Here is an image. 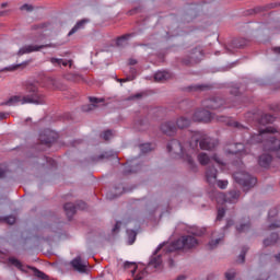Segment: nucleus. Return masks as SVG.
Segmentation results:
<instances>
[{"instance_id":"nucleus-40","label":"nucleus","mask_w":280,"mask_h":280,"mask_svg":"<svg viewBox=\"0 0 280 280\" xmlns=\"http://www.w3.org/2000/svg\"><path fill=\"white\" fill-rule=\"evenodd\" d=\"M217 185L219 189H226L229 187V180H218Z\"/></svg>"},{"instance_id":"nucleus-17","label":"nucleus","mask_w":280,"mask_h":280,"mask_svg":"<svg viewBox=\"0 0 280 280\" xmlns=\"http://www.w3.org/2000/svg\"><path fill=\"white\" fill-rule=\"evenodd\" d=\"M191 113L186 114L185 116H180L176 120V126L179 128V130H183L185 128H189L191 126Z\"/></svg>"},{"instance_id":"nucleus-6","label":"nucleus","mask_w":280,"mask_h":280,"mask_svg":"<svg viewBox=\"0 0 280 280\" xmlns=\"http://www.w3.org/2000/svg\"><path fill=\"white\" fill-rule=\"evenodd\" d=\"M234 180L238 185H242L244 191H248L253 189L257 185V178L253 177L250 174L246 172H236L234 173Z\"/></svg>"},{"instance_id":"nucleus-22","label":"nucleus","mask_w":280,"mask_h":280,"mask_svg":"<svg viewBox=\"0 0 280 280\" xmlns=\"http://www.w3.org/2000/svg\"><path fill=\"white\" fill-rule=\"evenodd\" d=\"M172 78V73L163 70V71H158L154 74V80L155 82H167Z\"/></svg>"},{"instance_id":"nucleus-43","label":"nucleus","mask_w":280,"mask_h":280,"mask_svg":"<svg viewBox=\"0 0 280 280\" xmlns=\"http://www.w3.org/2000/svg\"><path fill=\"white\" fill-rule=\"evenodd\" d=\"M8 174V166L0 165V178H5Z\"/></svg>"},{"instance_id":"nucleus-14","label":"nucleus","mask_w":280,"mask_h":280,"mask_svg":"<svg viewBox=\"0 0 280 280\" xmlns=\"http://www.w3.org/2000/svg\"><path fill=\"white\" fill-rule=\"evenodd\" d=\"M202 58V49L194 48L191 52L187 56V59H183V65H196Z\"/></svg>"},{"instance_id":"nucleus-57","label":"nucleus","mask_w":280,"mask_h":280,"mask_svg":"<svg viewBox=\"0 0 280 280\" xmlns=\"http://www.w3.org/2000/svg\"><path fill=\"white\" fill-rule=\"evenodd\" d=\"M8 14H10V10L0 11V18L8 16Z\"/></svg>"},{"instance_id":"nucleus-36","label":"nucleus","mask_w":280,"mask_h":280,"mask_svg":"<svg viewBox=\"0 0 280 280\" xmlns=\"http://www.w3.org/2000/svg\"><path fill=\"white\" fill-rule=\"evenodd\" d=\"M209 90V85L207 84H196L190 86V91H207Z\"/></svg>"},{"instance_id":"nucleus-11","label":"nucleus","mask_w":280,"mask_h":280,"mask_svg":"<svg viewBox=\"0 0 280 280\" xmlns=\"http://www.w3.org/2000/svg\"><path fill=\"white\" fill-rule=\"evenodd\" d=\"M241 192L240 190H231L226 195H221L223 199H217L218 205H222V202H229L230 205H235L240 201Z\"/></svg>"},{"instance_id":"nucleus-1","label":"nucleus","mask_w":280,"mask_h":280,"mask_svg":"<svg viewBox=\"0 0 280 280\" xmlns=\"http://www.w3.org/2000/svg\"><path fill=\"white\" fill-rule=\"evenodd\" d=\"M246 143L249 145L262 143L265 152H275L277 159H280V130L277 127L269 126L259 130L258 133H253Z\"/></svg>"},{"instance_id":"nucleus-54","label":"nucleus","mask_w":280,"mask_h":280,"mask_svg":"<svg viewBox=\"0 0 280 280\" xmlns=\"http://www.w3.org/2000/svg\"><path fill=\"white\" fill-rule=\"evenodd\" d=\"M231 94L237 97V95L240 94V90L237 88H234L231 90Z\"/></svg>"},{"instance_id":"nucleus-15","label":"nucleus","mask_w":280,"mask_h":280,"mask_svg":"<svg viewBox=\"0 0 280 280\" xmlns=\"http://www.w3.org/2000/svg\"><path fill=\"white\" fill-rule=\"evenodd\" d=\"M203 106L209 110H218V108H222V106H224V100H222L221 97L206 100L203 102Z\"/></svg>"},{"instance_id":"nucleus-32","label":"nucleus","mask_w":280,"mask_h":280,"mask_svg":"<svg viewBox=\"0 0 280 280\" xmlns=\"http://www.w3.org/2000/svg\"><path fill=\"white\" fill-rule=\"evenodd\" d=\"M128 244L132 246L137 240V232L135 230H127Z\"/></svg>"},{"instance_id":"nucleus-8","label":"nucleus","mask_w":280,"mask_h":280,"mask_svg":"<svg viewBox=\"0 0 280 280\" xmlns=\"http://www.w3.org/2000/svg\"><path fill=\"white\" fill-rule=\"evenodd\" d=\"M197 161L199 164H201L202 166H207L210 165L211 161H214L215 163H218L219 166L224 165V162H222V160H220V158L218 156V154H213L212 156H209V154L205 153V152H200L197 155Z\"/></svg>"},{"instance_id":"nucleus-55","label":"nucleus","mask_w":280,"mask_h":280,"mask_svg":"<svg viewBox=\"0 0 280 280\" xmlns=\"http://www.w3.org/2000/svg\"><path fill=\"white\" fill-rule=\"evenodd\" d=\"M269 229L272 230V229H280V223H272L269 225Z\"/></svg>"},{"instance_id":"nucleus-25","label":"nucleus","mask_w":280,"mask_h":280,"mask_svg":"<svg viewBox=\"0 0 280 280\" xmlns=\"http://www.w3.org/2000/svg\"><path fill=\"white\" fill-rule=\"evenodd\" d=\"M219 121H225V124H228V126H232V128H238L240 130H246V127H244L242 124H240L235 120H231L224 116L220 117Z\"/></svg>"},{"instance_id":"nucleus-12","label":"nucleus","mask_w":280,"mask_h":280,"mask_svg":"<svg viewBox=\"0 0 280 280\" xmlns=\"http://www.w3.org/2000/svg\"><path fill=\"white\" fill-rule=\"evenodd\" d=\"M48 47H54V45H24L19 49L18 56H25V54H34V51H38L39 49H47Z\"/></svg>"},{"instance_id":"nucleus-39","label":"nucleus","mask_w":280,"mask_h":280,"mask_svg":"<svg viewBox=\"0 0 280 280\" xmlns=\"http://www.w3.org/2000/svg\"><path fill=\"white\" fill-rule=\"evenodd\" d=\"M3 222H5L7 224H14V222H16V217L14 215H9L3 218Z\"/></svg>"},{"instance_id":"nucleus-18","label":"nucleus","mask_w":280,"mask_h":280,"mask_svg":"<svg viewBox=\"0 0 280 280\" xmlns=\"http://www.w3.org/2000/svg\"><path fill=\"white\" fill-rule=\"evenodd\" d=\"M71 266L77 270V272H86V267L89 266V264L82 262V258L78 256L71 261Z\"/></svg>"},{"instance_id":"nucleus-5","label":"nucleus","mask_w":280,"mask_h":280,"mask_svg":"<svg viewBox=\"0 0 280 280\" xmlns=\"http://www.w3.org/2000/svg\"><path fill=\"white\" fill-rule=\"evenodd\" d=\"M198 246V240L191 235H185L165 247V253H174V250H189Z\"/></svg>"},{"instance_id":"nucleus-19","label":"nucleus","mask_w":280,"mask_h":280,"mask_svg":"<svg viewBox=\"0 0 280 280\" xmlns=\"http://www.w3.org/2000/svg\"><path fill=\"white\" fill-rule=\"evenodd\" d=\"M206 180L209 185H214L218 180V170L215 167H208L206 171Z\"/></svg>"},{"instance_id":"nucleus-49","label":"nucleus","mask_w":280,"mask_h":280,"mask_svg":"<svg viewBox=\"0 0 280 280\" xmlns=\"http://www.w3.org/2000/svg\"><path fill=\"white\" fill-rule=\"evenodd\" d=\"M21 10H26V12H32V10H34V7H32L30 4H23L21 7Z\"/></svg>"},{"instance_id":"nucleus-56","label":"nucleus","mask_w":280,"mask_h":280,"mask_svg":"<svg viewBox=\"0 0 280 280\" xmlns=\"http://www.w3.org/2000/svg\"><path fill=\"white\" fill-rule=\"evenodd\" d=\"M8 113H0V121L3 120V119H8Z\"/></svg>"},{"instance_id":"nucleus-3","label":"nucleus","mask_w":280,"mask_h":280,"mask_svg":"<svg viewBox=\"0 0 280 280\" xmlns=\"http://www.w3.org/2000/svg\"><path fill=\"white\" fill-rule=\"evenodd\" d=\"M186 137L189 139V148L194 154L196 152V148H198V143L200 150H215L218 148V140L207 136V133L202 131H187Z\"/></svg>"},{"instance_id":"nucleus-21","label":"nucleus","mask_w":280,"mask_h":280,"mask_svg":"<svg viewBox=\"0 0 280 280\" xmlns=\"http://www.w3.org/2000/svg\"><path fill=\"white\" fill-rule=\"evenodd\" d=\"M49 62H51V65L54 67H67L69 65L70 69L71 67H73V60H65V59H60V58H56V57H51L49 59Z\"/></svg>"},{"instance_id":"nucleus-33","label":"nucleus","mask_w":280,"mask_h":280,"mask_svg":"<svg viewBox=\"0 0 280 280\" xmlns=\"http://www.w3.org/2000/svg\"><path fill=\"white\" fill-rule=\"evenodd\" d=\"M154 150V144L152 143H144L140 145V151L142 154H148V152H152Z\"/></svg>"},{"instance_id":"nucleus-64","label":"nucleus","mask_w":280,"mask_h":280,"mask_svg":"<svg viewBox=\"0 0 280 280\" xmlns=\"http://www.w3.org/2000/svg\"><path fill=\"white\" fill-rule=\"evenodd\" d=\"M233 224V221H228V225L226 226H231Z\"/></svg>"},{"instance_id":"nucleus-30","label":"nucleus","mask_w":280,"mask_h":280,"mask_svg":"<svg viewBox=\"0 0 280 280\" xmlns=\"http://www.w3.org/2000/svg\"><path fill=\"white\" fill-rule=\"evenodd\" d=\"M272 121H275V116L271 114H262L259 118V124H261V126H266V124H272Z\"/></svg>"},{"instance_id":"nucleus-7","label":"nucleus","mask_w":280,"mask_h":280,"mask_svg":"<svg viewBox=\"0 0 280 280\" xmlns=\"http://www.w3.org/2000/svg\"><path fill=\"white\" fill-rule=\"evenodd\" d=\"M63 209L66 211L67 218L71 220L73 215H75V211H78V209H80L81 211H84V209H86V202L78 201L77 205L68 202L63 206Z\"/></svg>"},{"instance_id":"nucleus-24","label":"nucleus","mask_w":280,"mask_h":280,"mask_svg":"<svg viewBox=\"0 0 280 280\" xmlns=\"http://www.w3.org/2000/svg\"><path fill=\"white\" fill-rule=\"evenodd\" d=\"M258 163L260 167H270V164L272 163V155L270 154H262L258 159Z\"/></svg>"},{"instance_id":"nucleus-34","label":"nucleus","mask_w":280,"mask_h":280,"mask_svg":"<svg viewBox=\"0 0 280 280\" xmlns=\"http://www.w3.org/2000/svg\"><path fill=\"white\" fill-rule=\"evenodd\" d=\"M224 236H221L217 240H212L208 243V248L209 250H213V248H218V244H220V242H222Z\"/></svg>"},{"instance_id":"nucleus-52","label":"nucleus","mask_w":280,"mask_h":280,"mask_svg":"<svg viewBox=\"0 0 280 280\" xmlns=\"http://www.w3.org/2000/svg\"><path fill=\"white\" fill-rule=\"evenodd\" d=\"M135 78L127 77L126 79H117V82H132Z\"/></svg>"},{"instance_id":"nucleus-47","label":"nucleus","mask_w":280,"mask_h":280,"mask_svg":"<svg viewBox=\"0 0 280 280\" xmlns=\"http://www.w3.org/2000/svg\"><path fill=\"white\" fill-rule=\"evenodd\" d=\"M129 73H130L129 78H133V80H135V78H137V69L136 68L130 67Z\"/></svg>"},{"instance_id":"nucleus-9","label":"nucleus","mask_w":280,"mask_h":280,"mask_svg":"<svg viewBox=\"0 0 280 280\" xmlns=\"http://www.w3.org/2000/svg\"><path fill=\"white\" fill-rule=\"evenodd\" d=\"M163 246H165V244H160L156 247L149 261V267L155 268V270H159V268H161V266L163 265V256L159 254L161 253Z\"/></svg>"},{"instance_id":"nucleus-27","label":"nucleus","mask_w":280,"mask_h":280,"mask_svg":"<svg viewBox=\"0 0 280 280\" xmlns=\"http://www.w3.org/2000/svg\"><path fill=\"white\" fill-rule=\"evenodd\" d=\"M90 102L91 105H84L82 107V110H84V113H89V110H93V108H95V104H100V102H104L103 98H97V97H90Z\"/></svg>"},{"instance_id":"nucleus-62","label":"nucleus","mask_w":280,"mask_h":280,"mask_svg":"<svg viewBox=\"0 0 280 280\" xmlns=\"http://www.w3.org/2000/svg\"><path fill=\"white\" fill-rule=\"evenodd\" d=\"M273 51H275L276 54H280V47L273 48Z\"/></svg>"},{"instance_id":"nucleus-4","label":"nucleus","mask_w":280,"mask_h":280,"mask_svg":"<svg viewBox=\"0 0 280 280\" xmlns=\"http://www.w3.org/2000/svg\"><path fill=\"white\" fill-rule=\"evenodd\" d=\"M167 150L172 154H177V156H182L184 159L185 163H187L189 170L192 172H196L198 170V164H196V160H194V156L191 154V148L189 147V142L183 145L178 140L173 139L167 144Z\"/></svg>"},{"instance_id":"nucleus-29","label":"nucleus","mask_w":280,"mask_h":280,"mask_svg":"<svg viewBox=\"0 0 280 280\" xmlns=\"http://www.w3.org/2000/svg\"><path fill=\"white\" fill-rule=\"evenodd\" d=\"M27 65H30L28 61H24L22 63H18V65H11L9 67H5L3 69L0 70V73L3 72V71H16L18 69H21V67H26Z\"/></svg>"},{"instance_id":"nucleus-35","label":"nucleus","mask_w":280,"mask_h":280,"mask_svg":"<svg viewBox=\"0 0 280 280\" xmlns=\"http://www.w3.org/2000/svg\"><path fill=\"white\" fill-rule=\"evenodd\" d=\"M248 229H250V221L241 223L240 226L236 228V231H238V233H246Z\"/></svg>"},{"instance_id":"nucleus-31","label":"nucleus","mask_w":280,"mask_h":280,"mask_svg":"<svg viewBox=\"0 0 280 280\" xmlns=\"http://www.w3.org/2000/svg\"><path fill=\"white\" fill-rule=\"evenodd\" d=\"M130 36H132V34H127V35H122V36L118 37L116 39L117 47H126V45H128V40H129Z\"/></svg>"},{"instance_id":"nucleus-20","label":"nucleus","mask_w":280,"mask_h":280,"mask_svg":"<svg viewBox=\"0 0 280 280\" xmlns=\"http://www.w3.org/2000/svg\"><path fill=\"white\" fill-rule=\"evenodd\" d=\"M228 154H235L238 156H245L246 150H244V144L243 143H236L232 145L230 149L226 150Z\"/></svg>"},{"instance_id":"nucleus-37","label":"nucleus","mask_w":280,"mask_h":280,"mask_svg":"<svg viewBox=\"0 0 280 280\" xmlns=\"http://www.w3.org/2000/svg\"><path fill=\"white\" fill-rule=\"evenodd\" d=\"M102 139L105 141H109V139H113V131L112 130H106L101 135Z\"/></svg>"},{"instance_id":"nucleus-26","label":"nucleus","mask_w":280,"mask_h":280,"mask_svg":"<svg viewBox=\"0 0 280 280\" xmlns=\"http://www.w3.org/2000/svg\"><path fill=\"white\" fill-rule=\"evenodd\" d=\"M86 23H89L88 20H80L79 22H77L75 25L68 33V36H73V34H75V32H78L79 30H84Z\"/></svg>"},{"instance_id":"nucleus-58","label":"nucleus","mask_w":280,"mask_h":280,"mask_svg":"<svg viewBox=\"0 0 280 280\" xmlns=\"http://www.w3.org/2000/svg\"><path fill=\"white\" fill-rule=\"evenodd\" d=\"M44 27H47V24H39V25H35L34 30H44Z\"/></svg>"},{"instance_id":"nucleus-63","label":"nucleus","mask_w":280,"mask_h":280,"mask_svg":"<svg viewBox=\"0 0 280 280\" xmlns=\"http://www.w3.org/2000/svg\"><path fill=\"white\" fill-rule=\"evenodd\" d=\"M142 279H143V277H141V276H138L135 278V280H142Z\"/></svg>"},{"instance_id":"nucleus-48","label":"nucleus","mask_w":280,"mask_h":280,"mask_svg":"<svg viewBox=\"0 0 280 280\" xmlns=\"http://www.w3.org/2000/svg\"><path fill=\"white\" fill-rule=\"evenodd\" d=\"M233 47H236V49H241V47H244L245 44L240 43V40L235 39L232 43Z\"/></svg>"},{"instance_id":"nucleus-42","label":"nucleus","mask_w":280,"mask_h":280,"mask_svg":"<svg viewBox=\"0 0 280 280\" xmlns=\"http://www.w3.org/2000/svg\"><path fill=\"white\" fill-rule=\"evenodd\" d=\"M226 213V210L224 208H219L218 209V214H217V220H222Z\"/></svg>"},{"instance_id":"nucleus-50","label":"nucleus","mask_w":280,"mask_h":280,"mask_svg":"<svg viewBox=\"0 0 280 280\" xmlns=\"http://www.w3.org/2000/svg\"><path fill=\"white\" fill-rule=\"evenodd\" d=\"M270 110H273L275 113L279 112L280 110V106L279 104H271L269 106Z\"/></svg>"},{"instance_id":"nucleus-16","label":"nucleus","mask_w":280,"mask_h":280,"mask_svg":"<svg viewBox=\"0 0 280 280\" xmlns=\"http://www.w3.org/2000/svg\"><path fill=\"white\" fill-rule=\"evenodd\" d=\"M178 130V127H176V122L174 121H165L161 125V131L164 135H167V137H174Z\"/></svg>"},{"instance_id":"nucleus-61","label":"nucleus","mask_w":280,"mask_h":280,"mask_svg":"<svg viewBox=\"0 0 280 280\" xmlns=\"http://www.w3.org/2000/svg\"><path fill=\"white\" fill-rule=\"evenodd\" d=\"M0 7L3 9V8H8V2H2L1 4H0Z\"/></svg>"},{"instance_id":"nucleus-44","label":"nucleus","mask_w":280,"mask_h":280,"mask_svg":"<svg viewBox=\"0 0 280 280\" xmlns=\"http://www.w3.org/2000/svg\"><path fill=\"white\" fill-rule=\"evenodd\" d=\"M268 215L269 218H277V215H279V209L277 208L270 209Z\"/></svg>"},{"instance_id":"nucleus-2","label":"nucleus","mask_w":280,"mask_h":280,"mask_svg":"<svg viewBox=\"0 0 280 280\" xmlns=\"http://www.w3.org/2000/svg\"><path fill=\"white\" fill-rule=\"evenodd\" d=\"M26 95L20 96L14 95L11 96L7 102L2 103V106H16V104H45V95L38 92V85L34 83L25 84Z\"/></svg>"},{"instance_id":"nucleus-60","label":"nucleus","mask_w":280,"mask_h":280,"mask_svg":"<svg viewBox=\"0 0 280 280\" xmlns=\"http://www.w3.org/2000/svg\"><path fill=\"white\" fill-rule=\"evenodd\" d=\"M107 198L109 199V200H114V198H117V196H113V194H110V192H108L107 194Z\"/></svg>"},{"instance_id":"nucleus-53","label":"nucleus","mask_w":280,"mask_h":280,"mask_svg":"<svg viewBox=\"0 0 280 280\" xmlns=\"http://www.w3.org/2000/svg\"><path fill=\"white\" fill-rule=\"evenodd\" d=\"M192 235H197V236L205 235V230L202 229L197 230L196 232L192 233Z\"/></svg>"},{"instance_id":"nucleus-28","label":"nucleus","mask_w":280,"mask_h":280,"mask_svg":"<svg viewBox=\"0 0 280 280\" xmlns=\"http://www.w3.org/2000/svg\"><path fill=\"white\" fill-rule=\"evenodd\" d=\"M277 242H279V234L272 233L270 237L264 241V246H275Z\"/></svg>"},{"instance_id":"nucleus-10","label":"nucleus","mask_w":280,"mask_h":280,"mask_svg":"<svg viewBox=\"0 0 280 280\" xmlns=\"http://www.w3.org/2000/svg\"><path fill=\"white\" fill-rule=\"evenodd\" d=\"M58 139V133L56 131L46 129L39 133V141L44 145H50Z\"/></svg>"},{"instance_id":"nucleus-51","label":"nucleus","mask_w":280,"mask_h":280,"mask_svg":"<svg viewBox=\"0 0 280 280\" xmlns=\"http://www.w3.org/2000/svg\"><path fill=\"white\" fill-rule=\"evenodd\" d=\"M120 226H121V222H119V221L116 222V224H115V226L113 229V233H117V231H119Z\"/></svg>"},{"instance_id":"nucleus-59","label":"nucleus","mask_w":280,"mask_h":280,"mask_svg":"<svg viewBox=\"0 0 280 280\" xmlns=\"http://www.w3.org/2000/svg\"><path fill=\"white\" fill-rule=\"evenodd\" d=\"M129 65L132 67L137 65V59H129Z\"/></svg>"},{"instance_id":"nucleus-38","label":"nucleus","mask_w":280,"mask_h":280,"mask_svg":"<svg viewBox=\"0 0 280 280\" xmlns=\"http://www.w3.org/2000/svg\"><path fill=\"white\" fill-rule=\"evenodd\" d=\"M124 172L125 174H137V172H139V166H137L136 168L132 166H126Z\"/></svg>"},{"instance_id":"nucleus-45","label":"nucleus","mask_w":280,"mask_h":280,"mask_svg":"<svg viewBox=\"0 0 280 280\" xmlns=\"http://www.w3.org/2000/svg\"><path fill=\"white\" fill-rule=\"evenodd\" d=\"M247 250H248V248L243 247L242 253L240 254V259H241L242 264H244V261L246 260Z\"/></svg>"},{"instance_id":"nucleus-23","label":"nucleus","mask_w":280,"mask_h":280,"mask_svg":"<svg viewBox=\"0 0 280 280\" xmlns=\"http://www.w3.org/2000/svg\"><path fill=\"white\" fill-rule=\"evenodd\" d=\"M110 159H116L119 161V158L117 156V153L114 151H105L101 155L97 156L96 161H110Z\"/></svg>"},{"instance_id":"nucleus-41","label":"nucleus","mask_w":280,"mask_h":280,"mask_svg":"<svg viewBox=\"0 0 280 280\" xmlns=\"http://www.w3.org/2000/svg\"><path fill=\"white\" fill-rule=\"evenodd\" d=\"M125 268H132L131 273L135 275L137 272V264L135 262H125Z\"/></svg>"},{"instance_id":"nucleus-13","label":"nucleus","mask_w":280,"mask_h":280,"mask_svg":"<svg viewBox=\"0 0 280 280\" xmlns=\"http://www.w3.org/2000/svg\"><path fill=\"white\" fill-rule=\"evenodd\" d=\"M191 120L192 121H203L207 124V121H211V112L208 109H197L195 113H190Z\"/></svg>"},{"instance_id":"nucleus-46","label":"nucleus","mask_w":280,"mask_h":280,"mask_svg":"<svg viewBox=\"0 0 280 280\" xmlns=\"http://www.w3.org/2000/svg\"><path fill=\"white\" fill-rule=\"evenodd\" d=\"M225 279L226 280L235 279V271H228V272H225Z\"/></svg>"}]
</instances>
